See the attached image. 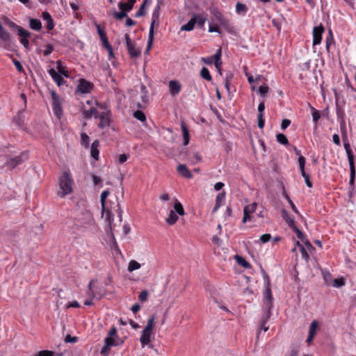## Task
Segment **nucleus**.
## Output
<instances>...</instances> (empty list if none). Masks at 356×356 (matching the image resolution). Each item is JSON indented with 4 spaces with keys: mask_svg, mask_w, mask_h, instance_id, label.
<instances>
[{
    "mask_svg": "<svg viewBox=\"0 0 356 356\" xmlns=\"http://www.w3.org/2000/svg\"><path fill=\"white\" fill-rule=\"evenodd\" d=\"M51 97L53 99L52 108L55 115L60 118L62 115V106L59 97L55 92H51Z\"/></svg>",
    "mask_w": 356,
    "mask_h": 356,
    "instance_id": "1a4fd4ad",
    "label": "nucleus"
},
{
    "mask_svg": "<svg viewBox=\"0 0 356 356\" xmlns=\"http://www.w3.org/2000/svg\"><path fill=\"white\" fill-rule=\"evenodd\" d=\"M94 280H92L88 284L89 297L92 298L100 299L102 297L103 293L99 291V290H97V287L95 285H94Z\"/></svg>",
    "mask_w": 356,
    "mask_h": 356,
    "instance_id": "2eb2a0df",
    "label": "nucleus"
},
{
    "mask_svg": "<svg viewBox=\"0 0 356 356\" xmlns=\"http://www.w3.org/2000/svg\"><path fill=\"white\" fill-rule=\"evenodd\" d=\"M257 207V204L256 202H253L250 204L245 206L243 209V218L242 219V222L245 223L247 221L250 220L251 216L250 214L254 213L256 211Z\"/></svg>",
    "mask_w": 356,
    "mask_h": 356,
    "instance_id": "f8f14e48",
    "label": "nucleus"
},
{
    "mask_svg": "<svg viewBox=\"0 0 356 356\" xmlns=\"http://www.w3.org/2000/svg\"><path fill=\"white\" fill-rule=\"evenodd\" d=\"M42 17L47 22V29L49 31L53 30L54 28V22L51 15L48 12H43L42 13Z\"/></svg>",
    "mask_w": 356,
    "mask_h": 356,
    "instance_id": "4be33fe9",
    "label": "nucleus"
},
{
    "mask_svg": "<svg viewBox=\"0 0 356 356\" xmlns=\"http://www.w3.org/2000/svg\"><path fill=\"white\" fill-rule=\"evenodd\" d=\"M200 76L202 79L207 80V81H211L212 80V76L210 74V72L209 71V70L205 67H203L201 70H200Z\"/></svg>",
    "mask_w": 356,
    "mask_h": 356,
    "instance_id": "e433bc0d",
    "label": "nucleus"
},
{
    "mask_svg": "<svg viewBox=\"0 0 356 356\" xmlns=\"http://www.w3.org/2000/svg\"><path fill=\"white\" fill-rule=\"evenodd\" d=\"M277 140L282 145H288L289 140L286 138V136L283 134H278L276 136Z\"/></svg>",
    "mask_w": 356,
    "mask_h": 356,
    "instance_id": "de8ad7c7",
    "label": "nucleus"
},
{
    "mask_svg": "<svg viewBox=\"0 0 356 356\" xmlns=\"http://www.w3.org/2000/svg\"><path fill=\"white\" fill-rule=\"evenodd\" d=\"M209 32H210V33L215 32V33H220V29L219 26H218V24H214L213 22L211 21V22L209 23Z\"/></svg>",
    "mask_w": 356,
    "mask_h": 356,
    "instance_id": "09e8293b",
    "label": "nucleus"
},
{
    "mask_svg": "<svg viewBox=\"0 0 356 356\" xmlns=\"http://www.w3.org/2000/svg\"><path fill=\"white\" fill-rule=\"evenodd\" d=\"M193 17L196 18V23L200 27L202 26L207 21V18L201 15H194Z\"/></svg>",
    "mask_w": 356,
    "mask_h": 356,
    "instance_id": "a18cd8bd",
    "label": "nucleus"
},
{
    "mask_svg": "<svg viewBox=\"0 0 356 356\" xmlns=\"http://www.w3.org/2000/svg\"><path fill=\"white\" fill-rule=\"evenodd\" d=\"M175 211L180 216H184L185 214L184 207L182 204L176 200L174 204Z\"/></svg>",
    "mask_w": 356,
    "mask_h": 356,
    "instance_id": "58836bf2",
    "label": "nucleus"
},
{
    "mask_svg": "<svg viewBox=\"0 0 356 356\" xmlns=\"http://www.w3.org/2000/svg\"><path fill=\"white\" fill-rule=\"evenodd\" d=\"M110 118L111 113L108 111H105L99 113L97 118L99 119L100 122L98 124V127L101 129H104L110 125Z\"/></svg>",
    "mask_w": 356,
    "mask_h": 356,
    "instance_id": "9b49d317",
    "label": "nucleus"
},
{
    "mask_svg": "<svg viewBox=\"0 0 356 356\" xmlns=\"http://www.w3.org/2000/svg\"><path fill=\"white\" fill-rule=\"evenodd\" d=\"M34 356H55V353L51 350H41Z\"/></svg>",
    "mask_w": 356,
    "mask_h": 356,
    "instance_id": "4d7b16f0",
    "label": "nucleus"
},
{
    "mask_svg": "<svg viewBox=\"0 0 356 356\" xmlns=\"http://www.w3.org/2000/svg\"><path fill=\"white\" fill-rule=\"evenodd\" d=\"M29 158L28 153L26 152H24L21 153L20 155L15 156V158L10 159L7 163L6 165L10 166L14 168L17 167L18 165L21 164L22 162L26 161Z\"/></svg>",
    "mask_w": 356,
    "mask_h": 356,
    "instance_id": "9d476101",
    "label": "nucleus"
},
{
    "mask_svg": "<svg viewBox=\"0 0 356 356\" xmlns=\"http://www.w3.org/2000/svg\"><path fill=\"white\" fill-rule=\"evenodd\" d=\"M236 10L239 14H241V13L245 14L248 10V8L245 6V4L238 2L236 5Z\"/></svg>",
    "mask_w": 356,
    "mask_h": 356,
    "instance_id": "c03bdc74",
    "label": "nucleus"
},
{
    "mask_svg": "<svg viewBox=\"0 0 356 356\" xmlns=\"http://www.w3.org/2000/svg\"><path fill=\"white\" fill-rule=\"evenodd\" d=\"M120 12H117V11H114L113 13V15L115 17V19H117L118 20H122L123 18H124L125 17H127V11L124 10V9H120Z\"/></svg>",
    "mask_w": 356,
    "mask_h": 356,
    "instance_id": "79ce46f5",
    "label": "nucleus"
},
{
    "mask_svg": "<svg viewBox=\"0 0 356 356\" xmlns=\"http://www.w3.org/2000/svg\"><path fill=\"white\" fill-rule=\"evenodd\" d=\"M105 344L108 346H115L118 343L115 341V339L111 337H107L104 340Z\"/></svg>",
    "mask_w": 356,
    "mask_h": 356,
    "instance_id": "864d4df0",
    "label": "nucleus"
},
{
    "mask_svg": "<svg viewBox=\"0 0 356 356\" xmlns=\"http://www.w3.org/2000/svg\"><path fill=\"white\" fill-rule=\"evenodd\" d=\"M134 117L141 122H145L146 120V116L145 113L141 111H135L134 113Z\"/></svg>",
    "mask_w": 356,
    "mask_h": 356,
    "instance_id": "49530a36",
    "label": "nucleus"
},
{
    "mask_svg": "<svg viewBox=\"0 0 356 356\" xmlns=\"http://www.w3.org/2000/svg\"><path fill=\"white\" fill-rule=\"evenodd\" d=\"M124 39L126 41L127 49L131 58H138L141 54V50L137 47L136 43L134 40L130 38L128 33L124 35Z\"/></svg>",
    "mask_w": 356,
    "mask_h": 356,
    "instance_id": "423d86ee",
    "label": "nucleus"
},
{
    "mask_svg": "<svg viewBox=\"0 0 356 356\" xmlns=\"http://www.w3.org/2000/svg\"><path fill=\"white\" fill-rule=\"evenodd\" d=\"M78 341L77 337H72L70 334H67L65 338V343H75Z\"/></svg>",
    "mask_w": 356,
    "mask_h": 356,
    "instance_id": "338daca9",
    "label": "nucleus"
},
{
    "mask_svg": "<svg viewBox=\"0 0 356 356\" xmlns=\"http://www.w3.org/2000/svg\"><path fill=\"white\" fill-rule=\"evenodd\" d=\"M225 199V192H222L218 194L216 199V204L213 209L212 212L216 213L218 209L222 205Z\"/></svg>",
    "mask_w": 356,
    "mask_h": 356,
    "instance_id": "5701e85b",
    "label": "nucleus"
},
{
    "mask_svg": "<svg viewBox=\"0 0 356 356\" xmlns=\"http://www.w3.org/2000/svg\"><path fill=\"white\" fill-rule=\"evenodd\" d=\"M178 220V216L175 213V212L172 210L170 211L168 217L166 218L165 221L168 225H174Z\"/></svg>",
    "mask_w": 356,
    "mask_h": 356,
    "instance_id": "f704fd0d",
    "label": "nucleus"
},
{
    "mask_svg": "<svg viewBox=\"0 0 356 356\" xmlns=\"http://www.w3.org/2000/svg\"><path fill=\"white\" fill-rule=\"evenodd\" d=\"M82 114L85 118H90L94 117L97 118L99 113L95 108H90L89 110H83Z\"/></svg>",
    "mask_w": 356,
    "mask_h": 356,
    "instance_id": "c756f323",
    "label": "nucleus"
},
{
    "mask_svg": "<svg viewBox=\"0 0 356 356\" xmlns=\"http://www.w3.org/2000/svg\"><path fill=\"white\" fill-rule=\"evenodd\" d=\"M154 316H152V317H150L148 319L147 323L142 332V334H141L140 340V343L143 346L148 344L150 341V335H151L152 330L154 327Z\"/></svg>",
    "mask_w": 356,
    "mask_h": 356,
    "instance_id": "39448f33",
    "label": "nucleus"
},
{
    "mask_svg": "<svg viewBox=\"0 0 356 356\" xmlns=\"http://www.w3.org/2000/svg\"><path fill=\"white\" fill-rule=\"evenodd\" d=\"M268 87L267 86H261L259 88V92L262 97H265L268 92Z\"/></svg>",
    "mask_w": 356,
    "mask_h": 356,
    "instance_id": "69168bd1",
    "label": "nucleus"
},
{
    "mask_svg": "<svg viewBox=\"0 0 356 356\" xmlns=\"http://www.w3.org/2000/svg\"><path fill=\"white\" fill-rule=\"evenodd\" d=\"M293 232L296 233L297 237L303 242L307 248H313L312 245L309 243V241L306 238L305 234L296 227L295 226L292 228Z\"/></svg>",
    "mask_w": 356,
    "mask_h": 356,
    "instance_id": "6ab92c4d",
    "label": "nucleus"
},
{
    "mask_svg": "<svg viewBox=\"0 0 356 356\" xmlns=\"http://www.w3.org/2000/svg\"><path fill=\"white\" fill-rule=\"evenodd\" d=\"M343 146H344V148L346 149V154L348 156L349 164H354V155L352 152L350 143L348 141L347 138L343 139Z\"/></svg>",
    "mask_w": 356,
    "mask_h": 356,
    "instance_id": "412c9836",
    "label": "nucleus"
},
{
    "mask_svg": "<svg viewBox=\"0 0 356 356\" xmlns=\"http://www.w3.org/2000/svg\"><path fill=\"white\" fill-rule=\"evenodd\" d=\"M159 10H160V6L158 3L152 13V22H151L150 27H149L148 41H147V50L151 47L153 40H154V26L155 25L157 26L158 23H159Z\"/></svg>",
    "mask_w": 356,
    "mask_h": 356,
    "instance_id": "20e7f679",
    "label": "nucleus"
},
{
    "mask_svg": "<svg viewBox=\"0 0 356 356\" xmlns=\"http://www.w3.org/2000/svg\"><path fill=\"white\" fill-rule=\"evenodd\" d=\"M96 27L102 42L108 38L106 33L101 29L100 26L99 24H96Z\"/></svg>",
    "mask_w": 356,
    "mask_h": 356,
    "instance_id": "bf43d9fd",
    "label": "nucleus"
},
{
    "mask_svg": "<svg viewBox=\"0 0 356 356\" xmlns=\"http://www.w3.org/2000/svg\"><path fill=\"white\" fill-rule=\"evenodd\" d=\"M181 129L183 134V138H184V145H187L189 143L190 141V135L188 129L185 124L184 122H181Z\"/></svg>",
    "mask_w": 356,
    "mask_h": 356,
    "instance_id": "a878e982",
    "label": "nucleus"
},
{
    "mask_svg": "<svg viewBox=\"0 0 356 356\" xmlns=\"http://www.w3.org/2000/svg\"><path fill=\"white\" fill-rule=\"evenodd\" d=\"M90 138L86 133H81V144L84 147L88 148L89 147Z\"/></svg>",
    "mask_w": 356,
    "mask_h": 356,
    "instance_id": "ea45409f",
    "label": "nucleus"
},
{
    "mask_svg": "<svg viewBox=\"0 0 356 356\" xmlns=\"http://www.w3.org/2000/svg\"><path fill=\"white\" fill-rule=\"evenodd\" d=\"M336 112L338 120L343 128L344 127L345 113L343 106L339 104L337 100L336 101Z\"/></svg>",
    "mask_w": 356,
    "mask_h": 356,
    "instance_id": "a211bd4d",
    "label": "nucleus"
},
{
    "mask_svg": "<svg viewBox=\"0 0 356 356\" xmlns=\"http://www.w3.org/2000/svg\"><path fill=\"white\" fill-rule=\"evenodd\" d=\"M317 327H318V322L316 321H313L309 325V334L314 336L316 334Z\"/></svg>",
    "mask_w": 356,
    "mask_h": 356,
    "instance_id": "3c124183",
    "label": "nucleus"
},
{
    "mask_svg": "<svg viewBox=\"0 0 356 356\" xmlns=\"http://www.w3.org/2000/svg\"><path fill=\"white\" fill-rule=\"evenodd\" d=\"M298 164L300 172L305 171V158L302 155L298 157Z\"/></svg>",
    "mask_w": 356,
    "mask_h": 356,
    "instance_id": "13d9d810",
    "label": "nucleus"
},
{
    "mask_svg": "<svg viewBox=\"0 0 356 356\" xmlns=\"http://www.w3.org/2000/svg\"><path fill=\"white\" fill-rule=\"evenodd\" d=\"M140 89H141V92L143 93V95H142V100H143V102L145 104H147V102H148V97L147 95V90H146V87L144 86V85H142L140 86Z\"/></svg>",
    "mask_w": 356,
    "mask_h": 356,
    "instance_id": "603ef678",
    "label": "nucleus"
},
{
    "mask_svg": "<svg viewBox=\"0 0 356 356\" xmlns=\"http://www.w3.org/2000/svg\"><path fill=\"white\" fill-rule=\"evenodd\" d=\"M73 180L71 178L70 171H65L59 178V185L61 192L58 193L63 197L72 191Z\"/></svg>",
    "mask_w": 356,
    "mask_h": 356,
    "instance_id": "f03ea898",
    "label": "nucleus"
},
{
    "mask_svg": "<svg viewBox=\"0 0 356 356\" xmlns=\"http://www.w3.org/2000/svg\"><path fill=\"white\" fill-rule=\"evenodd\" d=\"M29 26L34 31H40L42 29V23L40 19L31 18L29 19Z\"/></svg>",
    "mask_w": 356,
    "mask_h": 356,
    "instance_id": "7c9ffc66",
    "label": "nucleus"
},
{
    "mask_svg": "<svg viewBox=\"0 0 356 356\" xmlns=\"http://www.w3.org/2000/svg\"><path fill=\"white\" fill-rule=\"evenodd\" d=\"M257 120L259 128L263 129L265 124V121L264 120V114H258Z\"/></svg>",
    "mask_w": 356,
    "mask_h": 356,
    "instance_id": "0e129e2a",
    "label": "nucleus"
},
{
    "mask_svg": "<svg viewBox=\"0 0 356 356\" xmlns=\"http://www.w3.org/2000/svg\"><path fill=\"white\" fill-rule=\"evenodd\" d=\"M4 22L6 24H7L11 28H13V29H16L17 31L19 29V27H21L20 26H18L17 25L15 22L10 21L8 17H5L4 18Z\"/></svg>",
    "mask_w": 356,
    "mask_h": 356,
    "instance_id": "680f3d73",
    "label": "nucleus"
},
{
    "mask_svg": "<svg viewBox=\"0 0 356 356\" xmlns=\"http://www.w3.org/2000/svg\"><path fill=\"white\" fill-rule=\"evenodd\" d=\"M301 175L304 177L305 181V184L307 186V187L312 188V181L309 179V175L306 173L305 171L301 172Z\"/></svg>",
    "mask_w": 356,
    "mask_h": 356,
    "instance_id": "6e6d98bb",
    "label": "nucleus"
},
{
    "mask_svg": "<svg viewBox=\"0 0 356 356\" xmlns=\"http://www.w3.org/2000/svg\"><path fill=\"white\" fill-rule=\"evenodd\" d=\"M48 73L54 79V81L57 83L58 86H60L64 84L65 80L63 76L53 68H51L48 70Z\"/></svg>",
    "mask_w": 356,
    "mask_h": 356,
    "instance_id": "f3484780",
    "label": "nucleus"
},
{
    "mask_svg": "<svg viewBox=\"0 0 356 356\" xmlns=\"http://www.w3.org/2000/svg\"><path fill=\"white\" fill-rule=\"evenodd\" d=\"M324 31V27L322 24L318 26H315L313 29V44H319L322 40V33Z\"/></svg>",
    "mask_w": 356,
    "mask_h": 356,
    "instance_id": "ddd939ff",
    "label": "nucleus"
},
{
    "mask_svg": "<svg viewBox=\"0 0 356 356\" xmlns=\"http://www.w3.org/2000/svg\"><path fill=\"white\" fill-rule=\"evenodd\" d=\"M99 146V142L97 140H95L91 145L90 155L95 160L99 159V149H98Z\"/></svg>",
    "mask_w": 356,
    "mask_h": 356,
    "instance_id": "b1692460",
    "label": "nucleus"
},
{
    "mask_svg": "<svg viewBox=\"0 0 356 356\" xmlns=\"http://www.w3.org/2000/svg\"><path fill=\"white\" fill-rule=\"evenodd\" d=\"M135 3L136 0H128L127 3L120 2L118 7L120 9H124V10L129 12L132 10Z\"/></svg>",
    "mask_w": 356,
    "mask_h": 356,
    "instance_id": "2f4dec72",
    "label": "nucleus"
},
{
    "mask_svg": "<svg viewBox=\"0 0 356 356\" xmlns=\"http://www.w3.org/2000/svg\"><path fill=\"white\" fill-rule=\"evenodd\" d=\"M56 68L58 70V72L62 76H64L65 77H69L68 72L65 70V67L62 65V63L60 60H58L56 62Z\"/></svg>",
    "mask_w": 356,
    "mask_h": 356,
    "instance_id": "c9c22d12",
    "label": "nucleus"
},
{
    "mask_svg": "<svg viewBox=\"0 0 356 356\" xmlns=\"http://www.w3.org/2000/svg\"><path fill=\"white\" fill-rule=\"evenodd\" d=\"M270 316H271V312H264V314L261 321V327H260V329L264 330V332L268 331L269 329V327L266 326V324L268 322V321L270 319Z\"/></svg>",
    "mask_w": 356,
    "mask_h": 356,
    "instance_id": "cd10ccee",
    "label": "nucleus"
},
{
    "mask_svg": "<svg viewBox=\"0 0 356 356\" xmlns=\"http://www.w3.org/2000/svg\"><path fill=\"white\" fill-rule=\"evenodd\" d=\"M312 118H313V121L315 122V123H317V122L318 121V120L320 119L321 116H320V113L318 112V111L316 110L314 108L312 107Z\"/></svg>",
    "mask_w": 356,
    "mask_h": 356,
    "instance_id": "052dcab7",
    "label": "nucleus"
},
{
    "mask_svg": "<svg viewBox=\"0 0 356 356\" xmlns=\"http://www.w3.org/2000/svg\"><path fill=\"white\" fill-rule=\"evenodd\" d=\"M350 165V185L353 186L354 185L355 177V168L354 164H349Z\"/></svg>",
    "mask_w": 356,
    "mask_h": 356,
    "instance_id": "37998d69",
    "label": "nucleus"
},
{
    "mask_svg": "<svg viewBox=\"0 0 356 356\" xmlns=\"http://www.w3.org/2000/svg\"><path fill=\"white\" fill-rule=\"evenodd\" d=\"M140 268V264L135 261V260H131L130 261V262L129 263V266H128V270L129 272H132L135 270H138Z\"/></svg>",
    "mask_w": 356,
    "mask_h": 356,
    "instance_id": "a19ab883",
    "label": "nucleus"
},
{
    "mask_svg": "<svg viewBox=\"0 0 356 356\" xmlns=\"http://www.w3.org/2000/svg\"><path fill=\"white\" fill-rule=\"evenodd\" d=\"M109 195L108 190H105L102 191L101 196H100V202H101V207H102V215H104V211H106V200L107 197Z\"/></svg>",
    "mask_w": 356,
    "mask_h": 356,
    "instance_id": "473e14b6",
    "label": "nucleus"
},
{
    "mask_svg": "<svg viewBox=\"0 0 356 356\" xmlns=\"http://www.w3.org/2000/svg\"><path fill=\"white\" fill-rule=\"evenodd\" d=\"M235 259H236L237 263L238 264H240L241 266H242L243 267L246 268H250L251 266H250V263L248 262L245 259V258H243V257L239 256V255H236Z\"/></svg>",
    "mask_w": 356,
    "mask_h": 356,
    "instance_id": "4c0bfd02",
    "label": "nucleus"
},
{
    "mask_svg": "<svg viewBox=\"0 0 356 356\" xmlns=\"http://www.w3.org/2000/svg\"><path fill=\"white\" fill-rule=\"evenodd\" d=\"M25 116L23 111H19L14 117L13 122L18 126L22 127L24 123Z\"/></svg>",
    "mask_w": 356,
    "mask_h": 356,
    "instance_id": "c85d7f7f",
    "label": "nucleus"
},
{
    "mask_svg": "<svg viewBox=\"0 0 356 356\" xmlns=\"http://www.w3.org/2000/svg\"><path fill=\"white\" fill-rule=\"evenodd\" d=\"M181 86L178 81L171 80L169 82V90L172 96H176L181 91Z\"/></svg>",
    "mask_w": 356,
    "mask_h": 356,
    "instance_id": "dca6fc26",
    "label": "nucleus"
},
{
    "mask_svg": "<svg viewBox=\"0 0 356 356\" xmlns=\"http://www.w3.org/2000/svg\"><path fill=\"white\" fill-rule=\"evenodd\" d=\"M196 18L192 17L186 24L181 27V31H190L194 29L195 24H196Z\"/></svg>",
    "mask_w": 356,
    "mask_h": 356,
    "instance_id": "72a5a7b5",
    "label": "nucleus"
},
{
    "mask_svg": "<svg viewBox=\"0 0 356 356\" xmlns=\"http://www.w3.org/2000/svg\"><path fill=\"white\" fill-rule=\"evenodd\" d=\"M93 89V83L84 79H80L76 88V92L89 93Z\"/></svg>",
    "mask_w": 356,
    "mask_h": 356,
    "instance_id": "6e6552de",
    "label": "nucleus"
},
{
    "mask_svg": "<svg viewBox=\"0 0 356 356\" xmlns=\"http://www.w3.org/2000/svg\"><path fill=\"white\" fill-rule=\"evenodd\" d=\"M147 298H148V292L146 290L142 291L138 296L139 300L142 302L146 301L147 300Z\"/></svg>",
    "mask_w": 356,
    "mask_h": 356,
    "instance_id": "e2e57ef3",
    "label": "nucleus"
},
{
    "mask_svg": "<svg viewBox=\"0 0 356 356\" xmlns=\"http://www.w3.org/2000/svg\"><path fill=\"white\" fill-rule=\"evenodd\" d=\"M177 172L184 177L191 179L193 177L192 173L185 164H179L177 167Z\"/></svg>",
    "mask_w": 356,
    "mask_h": 356,
    "instance_id": "aec40b11",
    "label": "nucleus"
},
{
    "mask_svg": "<svg viewBox=\"0 0 356 356\" xmlns=\"http://www.w3.org/2000/svg\"><path fill=\"white\" fill-rule=\"evenodd\" d=\"M270 238H271V235L270 234H264L260 236V241L263 243H266L268 242L270 240Z\"/></svg>",
    "mask_w": 356,
    "mask_h": 356,
    "instance_id": "774afa93",
    "label": "nucleus"
},
{
    "mask_svg": "<svg viewBox=\"0 0 356 356\" xmlns=\"http://www.w3.org/2000/svg\"><path fill=\"white\" fill-rule=\"evenodd\" d=\"M273 295L270 286H266L264 292V312H271L273 308Z\"/></svg>",
    "mask_w": 356,
    "mask_h": 356,
    "instance_id": "0eeeda50",
    "label": "nucleus"
},
{
    "mask_svg": "<svg viewBox=\"0 0 356 356\" xmlns=\"http://www.w3.org/2000/svg\"><path fill=\"white\" fill-rule=\"evenodd\" d=\"M345 284V280L343 277L334 279L333 281V286L339 288Z\"/></svg>",
    "mask_w": 356,
    "mask_h": 356,
    "instance_id": "5fc2aeb1",
    "label": "nucleus"
},
{
    "mask_svg": "<svg viewBox=\"0 0 356 356\" xmlns=\"http://www.w3.org/2000/svg\"><path fill=\"white\" fill-rule=\"evenodd\" d=\"M221 54H222L221 48H219L216 51V54L214 55H213L212 56H211V58H212V60L213 61L214 60L215 66L218 69V71H220V67L222 65V62L220 60Z\"/></svg>",
    "mask_w": 356,
    "mask_h": 356,
    "instance_id": "393cba45",
    "label": "nucleus"
},
{
    "mask_svg": "<svg viewBox=\"0 0 356 356\" xmlns=\"http://www.w3.org/2000/svg\"><path fill=\"white\" fill-rule=\"evenodd\" d=\"M209 10L212 15L211 21L213 22V20L216 19L225 30L229 32L232 31V27L230 24L229 19L221 13L218 7L211 6Z\"/></svg>",
    "mask_w": 356,
    "mask_h": 356,
    "instance_id": "f257e3e1",
    "label": "nucleus"
},
{
    "mask_svg": "<svg viewBox=\"0 0 356 356\" xmlns=\"http://www.w3.org/2000/svg\"><path fill=\"white\" fill-rule=\"evenodd\" d=\"M113 211L116 212L118 214L119 220H120V222H122V211L121 209L120 203H119V202L118 200H117L116 204L113 207H112L111 209H108L106 207V211H104V215L102 216H104L105 215V218H106V220L107 221V222L108 224V229H109L111 232H112V230H113V226H114L113 225Z\"/></svg>",
    "mask_w": 356,
    "mask_h": 356,
    "instance_id": "7ed1b4c3",
    "label": "nucleus"
},
{
    "mask_svg": "<svg viewBox=\"0 0 356 356\" xmlns=\"http://www.w3.org/2000/svg\"><path fill=\"white\" fill-rule=\"evenodd\" d=\"M147 0H145L143 3V4L140 6V8L138 9V10L136 13V15H135V17H142L143 15H145V4L147 3Z\"/></svg>",
    "mask_w": 356,
    "mask_h": 356,
    "instance_id": "8fccbe9b",
    "label": "nucleus"
},
{
    "mask_svg": "<svg viewBox=\"0 0 356 356\" xmlns=\"http://www.w3.org/2000/svg\"><path fill=\"white\" fill-rule=\"evenodd\" d=\"M18 35L21 37L20 42L22 44L24 48L28 49L29 47V42L28 38L31 36V33L24 28L19 27L18 29Z\"/></svg>",
    "mask_w": 356,
    "mask_h": 356,
    "instance_id": "4468645a",
    "label": "nucleus"
},
{
    "mask_svg": "<svg viewBox=\"0 0 356 356\" xmlns=\"http://www.w3.org/2000/svg\"><path fill=\"white\" fill-rule=\"evenodd\" d=\"M282 216L291 229L296 226L293 218L290 216L289 213L285 209L282 210Z\"/></svg>",
    "mask_w": 356,
    "mask_h": 356,
    "instance_id": "bb28decb",
    "label": "nucleus"
}]
</instances>
